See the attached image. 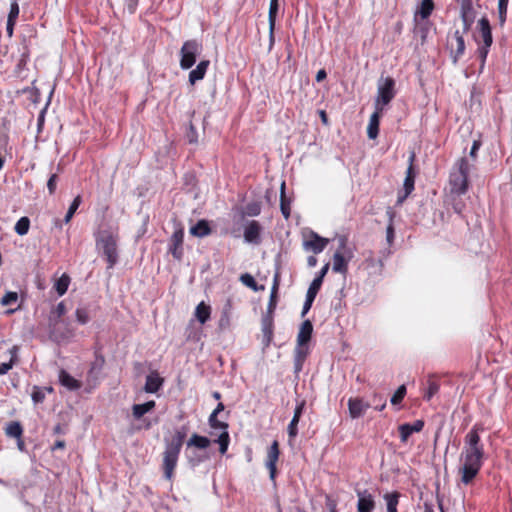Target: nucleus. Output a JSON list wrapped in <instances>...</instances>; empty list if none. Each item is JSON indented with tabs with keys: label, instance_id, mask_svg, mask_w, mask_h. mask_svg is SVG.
<instances>
[{
	"label": "nucleus",
	"instance_id": "nucleus-1",
	"mask_svg": "<svg viewBox=\"0 0 512 512\" xmlns=\"http://www.w3.org/2000/svg\"><path fill=\"white\" fill-rule=\"evenodd\" d=\"M482 428L475 424L464 438V446L460 454L462 466L459 468L461 482L470 484L479 474L485 458L484 445L481 442L479 431Z\"/></svg>",
	"mask_w": 512,
	"mask_h": 512
},
{
	"label": "nucleus",
	"instance_id": "nucleus-2",
	"mask_svg": "<svg viewBox=\"0 0 512 512\" xmlns=\"http://www.w3.org/2000/svg\"><path fill=\"white\" fill-rule=\"evenodd\" d=\"M188 433V427L183 425L175 429L171 438H164L165 450L163 452V472L167 480H171L177 466L178 458Z\"/></svg>",
	"mask_w": 512,
	"mask_h": 512
},
{
	"label": "nucleus",
	"instance_id": "nucleus-3",
	"mask_svg": "<svg viewBox=\"0 0 512 512\" xmlns=\"http://www.w3.org/2000/svg\"><path fill=\"white\" fill-rule=\"evenodd\" d=\"M469 172L470 165L467 158L461 157L458 159L449 175V184L452 193L460 196L467 192Z\"/></svg>",
	"mask_w": 512,
	"mask_h": 512
},
{
	"label": "nucleus",
	"instance_id": "nucleus-4",
	"mask_svg": "<svg viewBox=\"0 0 512 512\" xmlns=\"http://www.w3.org/2000/svg\"><path fill=\"white\" fill-rule=\"evenodd\" d=\"M96 246L102 251L105 257L108 269H112L118 262L117 237L108 232L102 234L96 239Z\"/></svg>",
	"mask_w": 512,
	"mask_h": 512
},
{
	"label": "nucleus",
	"instance_id": "nucleus-5",
	"mask_svg": "<svg viewBox=\"0 0 512 512\" xmlns=\"http://www.w3.org/2000/svg\"><path fill=\"white\" fill-rule=\"evenodd\" d=\"M49 338L57 343L68 342L74 336V330L65 320L48 319Z\"/></svg>",
	"mask_w": 512,
	"mask_h": 512
},
{
	"label": "nucleus",
	"instance_id": "nucleus-6",
	"mask_svg": "<svg viewBox=\"0 0 512 512\" xmlns=\"http://www.w3.org/2000/svg\"><path fill=\"white\" fill-rule=\"evenodd\" d=\"M353 257L352 250L347 246L346 237L338 239V248L333 255L332 270L337 273H346L348 270V262Z\"/></svg>",
	"mask_w": 512,
	"mask_h": 512
},
{
	"label": "nucleus",
	"instance_id": "nucleus-7",
	"mask_svg": "<svg viewBox=\"0 0 512 512\" xmlns=\"http://www.w3.org/2000/svg\"><path fill=\"white\" fill-rule=\"evenodd\" d=\"M202 51V44L195 39L187 40L183 43L180 50V67L188 70L196 63L197 56Z\"/></svg>",
	"mask_w": 512,
	"mask_h": 512
},
{
	"label": "nucleus",
	"instance_id": "nucleus-8",
	"mask_svg": "<svg viewBox=\"0 0 512 512\" xmlns=\"http://www.w3.org/2000/svg\"><path fill=\"white\" fill-rule=\"evenodd\" d=\"M396 95L395 80L391 77L380 79L378 83V95L376 98V105H388Z\"/></svg>",
	"mask_w": 512,
	"mask_h": 512
},
{
	"label": "nucleus",
	"instance_id": "nucleus-9",
	"mask_svg": "<svg viewBox=\"0 0 512 512\" xmlns=\"http://www.w3.org/2000/svg\"><path fill=\"white\" fill-rule=\"evenodd\" d=\"M280 455L279 443L277 440H274L270 447L267 449L265 467L269 471V478L272 481H275L277 474V462Z\"/></svg>",
	"mask_w": 512,
	"mask_h": 512
},
{
	"label": "nucleus",
	"instance_id": "nucleus-10",
	"mask_svg": "<svg viewBox=\"0 0 512 512\" xmlns=\"http://www.w3.org/2000/svg\"><path fill=\"white\" fill-rule=\"evenodd\" d=\"M329 240L317 234L314 231H310L308 238L303 241V249L307 252H313L319 254L326 248Z\"/></svg>",
	"mask_w": 512,
	"mask_h": 512
},
{
	"label": "nucleus",
	"instance_id": "nucleus-11",
	"mask_svg": "<svg viewBox=\"0 0 512 512\" xmlns=\"http://www.w3.org/2000/svg\"><path fill=\"white\" fill-rule=\"evenodd\" d=\"M183 241H184V228L179 226L171 235L169 239V252L176 260H181L183 257Z\"/></svg>",
	"mask_w": 512,
	"mask_h": 512
},
{
	"label": "nucleus",
	"instance_id": "nucleus-12",
	"mask_svg": "<svg viewBox=\"0 0 512 512\" xmlns=\"http://www.w3.org/2000/svg\"><path fill=\"white\" fill-rule=\"evenodd\" d=\"M460 16L463 23V33H467L471 29L476 17L472 0L461 1Z\"/></svg>",
	"mask_w": 512,
	"mask_h": 512
},
{
	"label": "nucleus",
	"instance_id": "nucleus-13",
	"mask_svg": "<svg viewBox=\"0 0 512 512\" xmlns=\"http://www.w3.org/2000/svg\"><path fill=\"white\" fill-rule=\"evenodd\" d=\"M347 405H348L349 416L352 419H358V418L362 417L371 406L369 402H366L361 397L349 398Z\"/></svg>",
	"mask_w": 512,
	"mask_h": 512
},
{
	"label": "nucleus",
	"instance_id": "nucleus-14",
	"mask_svg": "<svg viewBox=\"0 0 512 512\" xmlns=\"http://www.w3.org/2000/svg\"><path fill=\"white\" fill-rule=\"evenodd\" d=\"M262 226L256 220L247 223L244 229V241L249 244L258 245L261 243Z\"/></svg>",
	"mask_w": 512,
	"mask_h": 512
},
{
	"label": "nucleus",
	"instance_id": "nucleus-15",
	"mask_svg": "<svg viewBox=\"0 0 512 512\" xmlns=\"http://www.w3.org/2000/svg\"><path fill=\"white\" fill-rule=\"evenodd\" d=\"M414 160H415V154L412 153L409 156V166L407 168L406 176H405L404 183H403V189H404L405 194L403 197H399L398 202H402L414 190L415 177H416V173L414 171V166H413Z\"/></svg>",
	"mask_w": 512,
	"mask_h": 512
},
{
	"label": "nucleus",
	"instance_id": "nucleus-16",
	"mask_svg": "<svg viewBox=\"0 0 512 512\" xmlns=\"http://www.w3.org/2000/svg\"><path fill=\"white\" fill-rule=\"evenodd\" d=\"M356 494L358 497L357 511L372 512L375 508V500L373 495L367 489H357Z\"/></svg>",
	"mask_w": 512,
	"mask_h": 512
},
{
	"label": "nucleus",
	"instance_id": "nucleus-17",
	"mask_svg": "<svg viewBox=\"0 0 512 512\" xmlns=\"http://www.w3.org/2000/svg\"><path fill=\"white\" fill-rule=\"evenodd\" d=\"M454 40L455 44L452 42L450 44V55L452 58L453 64H457L459 59L463 56L466 46H465V40L463 38V35L460 33L459 30H456L454 32Z\"/></svg>",
	"mask_w": 512,
	"mask_h": 512
},
{
	"label": "nucleus",
	"instance_id": "nucleus-18",
	"mask_svg": "<svg viewBox=\"0 0 512 512\" xmlns=\"http://www.w3.org/2000/svg\"><path fill=\"white\" fill-rule=\"evenodd\" d=\"M423 427H424V421L421 419H418V420L414 421L413 423L401 424L398 427L401 442L406 443L408 441L409 437L413 433L421 432Z\"/></svg>",
	"mask_w": 512,
	"mask_h": 512
},
{
	"label": "nucleus",
	"instance_id": "nucleus-19",
	"mask_svg": "<svg viewBox=\"0 0 512 512\" xmlns=\"http://www.w3.org/2000/svg\"><path fill=\"white\" fill-rule=\"evenodd\" d=\"M309 354V347L308 344H298L296 345L294 349V373L298 374L302 371L304 362Z\"/></svg>",
	"mask_w": 512,
	"mask_h": 512
},
{
	"label": "nucleus",
	"instance_id": "nucleus-20",
	"mask_svg": "<svg viewBox=\"0 0 512 512\" xmlns=\"http://www.w3.org/2000/svg\"><path fill=\"white\" fill-rule=\"evenodd\" d=\"M261 326H262L261 330H262V334H263L262 342L265 347H268L273 338V330H274L273 316L272 315H264L262 317Z\"/></svg>",
	"mask_w": 512,
	"mask_h": 512
},
{
	"label": "nucleus",
	"instance_id": "nucleus-21",
	"mask_svg": "<svg viewBox=\"0 0 512 512\" xmlns=\"http://www.w3.org/2000/svg\"><path fill=\"white\" fill-rule=\"evenodd\" d=\"M478 28H479V34L483 41V45H486V47H491V45L493 43V37H492L491 25H490L488 18L482 17L478 21Z\"/></svg>",
	"mask_w": 512,
	"mask_h": 512
},
{
	"label": "nucleus",
	"instance_id": "nucleus-22",
	"mask_svg": "<svg viewBox=\"0 0 512 512\" xmlns=\"http://www.w3.org/2000/svg\"><path fill=\"white\" fill-rule=\"evenodd\" d=\"M163 383H164V379L162 377H160L156 371L151 372L146 377L144 390L147 393H152V394L157 393L160 390V388L163 386Z\"/></svg>",
	"mask_w": 512,
	"mask_h": 512
},
{
	"label": "nucleus",
	"instance_id": "nucleus-23",
	"mask_svg": "<svg viewBox=\"0 0 512 512\" xmlns=\"http://www.w3.org/2000/svg\"><path fill=\"white\" fill-rule=\"evenodd\" d=\"M190 234L197 238H204L212 233L210 223L206 219H201L197 223L190 227Z\"/></svg>",
	"mask_w": 512,
	"mask_h": 512
},
{
	"label": "nucleus",
	"instance_id": "nucleus-24",
	"mask_svg": "<svg viewBox=\"0 0 512 512\" xmlns=\"http://www.w3.org/2000/svg\"><path fill=\"white\" fill-rule=\"evenodd\" d=\"M210 65V61L209 60H202L200 61L197 66L192 69L189 73V83L191 85H194L196 82L202 80L205 75H206V72L208 70V67Z\"/></svg>",
	"mask_w": 512,
	"mask_h": 512
},
{
	"label": "nucleus",
	"instance_id": "nucleus-25",
	"mask_svg": "<svg viewBox=\"0 0 512 512\" xmlns=\"http://www.w3.org/2000/svg\"><path fill=\"white\" fill-rule=\"evenodd\" d=\"M381 111L382 108H377L370 116L367 127V135L369 139H376L379 134Z\"/></svg>",
	"mask_w": 512,
	"mask_h": 512
},
{
	"label": "nucleus",
	"instance_id": "nucleus-26",
	"mask_svg": "<svg viewBox=\"0 0 512 512\" xmlns=\"http://www.w3.org/2000/svg\"><path fill=\"white\" fill-rule=\"evenodd\" d=\"M156 406L154 400H149L142 404H134L132 406V416L135 420H141L146 413L151 412Z\"/></svg>",
	"mask_w": 512,
	"mask_h": 512
},
{
	"label": "nucleus",
	"instance_id": "nucleus-27",
	"mask_svg": "<svg viewBox=\"0 0 512 512\" xmlns=\"http://www.w3.org/2000/svg\"><path fill=\"white\" fill-rule=\"evenodd\" d=\"M313 333V325L310 320H305L301 326L300 330L297 335V343L302 344H308L311 340V336Z\"/></svg>",
	"mask_w": 512,
	"mask_h": 512
},
{
	"label": "nucleus",
	"instance_id": "nucleus-28",
	"mask_svg": "<svg viewBox=\"0 0 512 512\" xmlns=\"http://www.w3.org/2000/svg\"><path fill=\"white\" fill-rule=\"evenodd\" d=\"M59 382L70 391L78 390L81 387V383L63 369L59 372Z\"/></svg>",
	"mask_w": 512,
	"mask_h": 512
},
{
	"label": "nucleus",
	"instance_id": "nucleus-29",
	"mask_svg": "<svg viewBox=\"0 0 512 512\" xmlns=\"http://www.w3.org/2000/svg\"><path fill=\"white\" fill-rule=\"evenodd\" d=\"M92 314H93V307L91 305L79 306L75 311L76 321L80 325H85L91 320Z\"/></svg>",
	"mask_w": 512,
	"mask_h": 512
},
{
	"label": "nucleus",
	"instance_id": "nucleus-30",
	"mask_svg": "<svg viewBox=\"0 0 512 512\" xmlns=\"http://www.w3.org/2000/svg\"><path fill=\"white\" fill-rule=\"evenodd\" d=\"M434 7L433 0H422L415 12V20L417 17H420L422 20L428 19L434 10Z\"/></svg>",
	"mask_w": 512,
	"mask_h": 512
},
{
	"label": "nucleus",
	"instance_id": "nucleus-31",
	"mask_svg": "<svg viewBox=\"0 0 512 512\" xmlns=\"http://www.w3.org/2000/svg\"><path fill=\"white\" fill-rule=\"evenodd\" d=\"M401 494L398 491L388 492L383 495L386 502L387 512H398L397 506L399 504Z\"/></svg>",
	"mask_w": 512,
	"mask_h": 512
},
{
	"label": "nucleus",
	"instance_id": "nucleus-32",
	"mask_svg": "<svg viewBox=\"0 0 512 512\" xmlns=\"http://www.w3.org/2000/svg\"><path fill=\"white\" fill-rule=\"evenodd\" d=\"M278 277H279L278 274H276L274 276V283H273V286H272V289H271L270 299H269V303H268V306H267V313L265 315H272L273 316L274 310L276 309V305H277V291H278V286H279Z\"/></svg>",
	"mask_w": 512,
	"mask_h": 512
},
{
	"label": "nucleus",
	"instance_id": "nucleus-33",
	"mask_svg": "<svg viewBox=\"0 0 512 512\" xmlns=\"http://www.w3.org/2000/svg\"><path fill=\"white\" fill-rule=\"evenodd\" d=\"M211 441L206 436H201L194 433L187 441V447H196L199 449H206L210 446Z\"/></svg>",
	"mask_w": 512,
	"mask_h": 512
},
{
	"label": "nucleus",
	"instance_id": "nucleus-34",
	"mask_svg": "<svg viewBox=\"0 0 512 512\" xmlns=\"http://www.w3.org/2000/svg\"><path fill=\"white\" fill-rule=\"evenodd\" d=\"M210 314V306L206 305L204 302H201L197 305L195 309V316L201 324H205L209 320Z\"/></svg>",
	"mask_w": 512,
	"mask_h": 512
},
{
	"label": "nucleus",
	"instance_id": "nucleus-35",
	"mask_svg": "<svg viewBox=\"0 0 512 512\" xmlns=\"http://www.w3.org/2000/svg\"><path fill=\"white\" fill-rule=\"evenodd\" d=\"M280 210L285 219L290 216V200L285 194V182H282L280 189Z\"/></svg>",
	"mask_w": 512,
	"mask_h": 512
},
{
	"label": "nucleus",
	"instance_id": "nucleus-36",
	"mask_svg": "<svg viewBox=\"0 0 512 512\" xmlns=\"http://www.w3.org/2000/svg\"><path fill=\"white\" fill-rule=\"evenodd\" d=\"M279 11V4L270 3L269 12H268V22H269V35L270 40H273L276 17Z\"/></svg>",
	"mask_w": 512,
	"mask_h": 512
},
{
	"label": "nucleus",
	"instance_id": "nucleus-37",
	"mask_svg": "<svg viewBox=\"0 0 512 512\" xmlns=\"http://www.w3.org/2000/svg\"><path fill=\"white\" fill-rule=\"evenodd\" d=\"M6 434L9 437L20 439L23 433V428L18 421L10 422L6 427Z\"/></svg>",
	"mask_w": 512,
	"mask_h": 512
},
{
	"label": "nucleus",
	"instance_id": "nucleus-38",
	"mask_svg": "<svg viewBox=\"0 0 512 512\" xmlns=\"http://www.w3.org/2000/svg\"><path fill=\"white\" fill-rule=\"evenodd\" d=\"M45 391L52 392L51 387L41 388L39 386H33L31 398L34 404H40L45 399Z\"/></svg>",
	"mask_w": 512,
	"mask_h": 512
},
{
	"label": "nucleus",
	"instance_id": "nucleus-39",
	"mask_svg": "<svg viewBox=\"0 0 512 512\" xmlns=\"http://www.w3.org/2000/svg\"><path fill=\"white\" fill-rule=\"evenodd\" d=\"M69 284L70 278L66 274H63L59 279L56 280L54 288L59 296H62L67 292Z\"/></svg>",
	"mask_w": 512,
	"mask_h": 512
},
{
	"label": "nucleus",
	"instance_id": "nucleus-40",
	"mask_svg": "<svg viewBox=\"0 0 512 512\" xmlns=\"http://www.w3.org/2000/svg\"><path fill=\"white\" fill-rule=\"evenodd\" d=\"M240 281L247 287H249L250 289H252L253 291H260V290H264L265 287L264 285H258L257 282L255 281L254 277L249 274V273H244L240 276Z\"/></svg>",
	"mask_w": 512,
	"mask_h": 512
},
{
	"label": "nucleus",
	"instance_id": "nucleus-41",
	"mask_svg": "<svg viewBox=\"0 0 512 512\" xmlns=\"http://www.w3.org/2000/svg\"><path fill=\"white\" fill-rule=\"evenodd\" d=\"M29 228H30V219L26 216H23L16 222L14 230L18 235L24 236L28 233Z\"/></svg>",
	"mask_w": 512,
	"mask_h": 512
},
{
	"label": "nucleus",
	"instance_id": "nucleus-42",
	"mask_svg": "<svg viewBox=\"0 0 512 512\" xmlns=\"http://www.w3.org/2000/svg\"><path fill=\"white\" fill-rule=\"evenodd\" d=\"M216 443L219 444V451L221 454H225L228 450V446L230 443V436L228 431H223L219 433L218 438L215 440Z\"/></svg>",
	"mask_w": 512,
	"mask_h": 512
},
{
	"label": "nucleus",
	"instance_id": "nucleus-43",
	"mask_svg": "<svg viewBox=\"0 0 512 512\" xmlns=\"http://www.w3.org/2000/svg\"><path fill=\"white\" fill-rule=\"evenodd\" d=\"M218 415L210 414L208 419V424L213 430H219L220 433L223 431H228V424L226 422L219 421L217 419Z\"/></svg>",
	"mask_w": 512,
	"mask_h": 512
},
{
	"label": "nucleus",
	"instance_id": "nucleus-44",
	"mask_svg": "<svg viewBox=\"0 0 512 512\" xmlns=\"http://www.w3.org/2000/svg\"><path fill=\"white\" fill-rule=\"evenodd\" d=\"M81 201H82V199H81V196H79V195H78V196H76V197L73 199V201H72V203L70 204L69 209H68V211H67V213H66V215H65V217H64V223H65V224H68V223L71 221V219H72V217L74 216L75 212H76V211H77V209L79 208V206H80V204H81Z\"/></svg>",
	"mask_w": 512,
	"mask_h": 512
},
{
	"label": "nucleus",
	"instance_id": "nucleus-45",
	"mask_svg": "<svg viewBox=\"0 0 512 512\" xmlns=\"http://www.w3.org/2000/svg\"><path fill=\"white\" fill-rule=\"evenodd\" d=\"M509 0H498V19L502 27L506 22Z\"/></svg>",
	"mask_w": 512,
	"mask_h": 512
},
{
	"label": "nucleus",
	"instance_id": "nucleus-46",
	"mask_svg": "<svg viewBox=\"0 0 512 512\" xmlns=\"http://www.w3.org/2000/svg\"><path fill=\"white\" fill-rule=\"evenodd\" d=\"M387 215L389 217V224L386 229V240H387L388 244H392L393 240H394V236H395V230H394V225H393L394 213L391 210V208H389L387 210Z\"/></svg>",
	"mask_w": 512,
	"mask_h": 512
},
{
	"label": "nucleus",
	"instance_id": "nucleus-47",
	"mask_svg": "<svg viewBox=\"0 0 512 512\" xmlns=\"http://www.w3.org/2000/svg\"><path fill=\"white\" fill-rule=\"evenodd\" d=\"M261 213V204L257 201L248 203L244 208V214L250 217L258 216Z\"/></svg>",
	"mask_w": 512,
	"mask_h": 512
},
{
	"label": "nucleus",
	"instance_id": "nucleus-48",
	"mask_svg": "<svg viewBox=\"0 0 512 512\" xmlns=\"http://www.w3.org/2000/svg\"><path fill=\"white\" fill-rule=\"evenodd\" d=\"M439 388H440V386H439V384L436 381H434L432 379H429L428 380V387H427V390H426V392L424 394V399L426 401H430L432 399V397L435 394L438 393Z\"/></svg>",
	"mask_w": 512,
	"mask_h": 512
},
{
	"label": "nucleus",
	"instance_id": "nucleus-49",
	"mask_svg": "<svg viewBox=\"0 0 512 512\" xmlns=\"http://www.w3.org/2000/svg\"><path fill=\"white\" fill-rule=\"evenodd\" d=\"M66 312H67V310H66L65 303L63 301H61L50 312L48 319L54 318L55 320L56 319L62 320L61 318L66 314Z\"/></svg>",
	"mask_w": 512,
	"mask_h": 512
},
{
	"label": "nucleus",
	"instance_id": "nucleus-50",
	"mask_svg": "<svg viewBox=\"0 0 512 512\" xmlns=\"http://www.w3.org/2000/svg\"><path fill=\"white\" fill-rule=\"evenodd\" d=\"M406 386L405 385H401L398 387V389L394 392V394L392 395L391 399H390V402L392 405H398L402 402V400L404 399L405 395H406Z\"/></svg>",
	"mask_w": 512,
	"mask_h": 512
},
{
	"label": "nucleus",
	"instance_id": "nucleus-51",
	"mask_svg": "<svg viewBox=\"0 0 512 512\" xmlns=\"http://www.w3.org/2000/svg\"><path fill=\"white\" fill-rule=\"evenodd\" d=\"M185 137L189 144H197L198 143V132L192 122H190L188 125V128L185 133Z\"/></svg>",
	"mask_w": 512,
	"mask_h": 512
},
{
	"label": "nucleus",
	"instance_id": "nucleus-52",
	"mask_svg": "<svg viewBox=\"0 0 512 512\" xmlns=\"http://www.w3.org/2000/svg\"><path fill=\"white\" fill-rule=\"evenodd\" d=\"M21 94H27L29 95V98L34 102L37 103L40 98V92L39 89L35 86L32 87H25L22 90L19 91Z\"/></svg>",
	"mask_w": 512,
	"mask_h": 512
},
{
	"label": "nucleus",
	"instance_id": "nucleus-53",
	"mask_svg": "<svg viewBox=\"0 0 512 512\" xmlns=\"http://www.w3.org/2000/svg\"><path fill=\"white\" fill-rule=\"evenodd\" d=\"M489 49H490V47H486V45H481L477 49V54H478V57L480 58V62H481L480 63V72H482L484 69L486 58L489 53Z\"/></svg>",
	"mask_w": 512,
	"mask_h": 512
},
{
	"label": "nucleus",
	"instance_id": "nucleus-54",
	"mask_svg": "<svg viewBox=\"0 0 512 512\" xmlns=\"http://www.w3.org/2000/svg\"><path fill=\"white\" fill-rule=\"evenodd\" d=\"M18 299V294L16 292L9 291L7 292L1 299V304L3 306L11 305L15 303Z\"/></svg>",
	"mask_w": 512,
	"mask_h": 512
},
{
	"label": "nucleus",
	"instance_id": "nucleus-55",
	"mask_svg": "<svg viewBox=\"0 0 512 512\" xmlns=\"http://www.w3.org/2000/svg\"><path fill=\"white\" fill-rule=\"evenodd\" d=\"M298 423L299 419L296 418H292V420L290 421L287 427L289 438L293 439L298 435Z\"/></svg>",
	"mask_w": 512,
	"mask_h": 512
},
{
	"label": "nucleus",
	"instance_id": "nucleus-56",
	"mask_svg": "<svg viewBox=\"0 0 512 512\" xmlns=\"http://www.w3.org/2000/svg\"><path fill=\"white\" fill-rule=\"evenodd\" d=\"M19 11H20L19 5H18L17 1H13L10 5V11H9L7 20L16 22L17 18L19 16Z\"/></svg>",
	"mask_w": 512,
	"mask_h": 512
},
{
	"label": "nucleus",
	"instance_id": "nucleus-57",
	"mask_svg": "<svg viewBox=\"0 0 512 512\" xmlns=\"http://www.w3.org/2000/svg\"><path fill=\"white\" fill-rule=\"evenodd\" d=\"M57 174H52L47 181V189L50 195H53L57 187Z\"/></svg>",
	"mask_w": 512,
	"mask_h": 512
},
{
	"label": "nucleus",
	"instance_id": "nucleus-58",
	"mask_svg": "<svg viewBox=\"0 0 512 512\" xmlns=\"http://www.w3.org/2000/svg\"><path fill=\"white\" fill-rule=\"evenodd\" d=\"M428 22L421 23L416 27V33L420 34L422 42L426 40L427 33H428Z\"/></svg>",
	"mask_w": 512,
	"mask_h": 512
},
{
	"label": "nucleus",
	"instance_id": "nucleus-59",
	"mask_svg": "<svg viewBox=\"0 0 512 512\" xmlns=\"http://www.w3.org/2000/svg\"><path fill=\"white\" fill-rule=\"evenodd\" d=\"M139 0H125V9L129 14H134L137 10Z\"/></svg>",
	"mask_w": 512,
	"mask_h": 512
},
{
	"label": "nucleus",
	"instance_id": "nucleus-60",
	"mask_svg": "<svg viewBox=\"0 0 512 512\" xmlns=\"http://www.w3.org/2000/svg\"><path fill=\"white\" fill-rule=\"evenodd\" d=\"M187 458H188V463L190 464V466L192 468L197 467L201 462L204 461V457L197 455V454H195L193 456L187 455Z\"/></svg>",
	"mask_w": 512,
	"mask_h": 512
},
{
	"label": "nucleus",
	"instance_id": "nucleus-61",
	"mask_svg": "<svg viewBox=\"0 0 512 512\" xmlns=\"http://www.w3.org/2000/svg\"><path fill=\"white\" fill-rule=\"evenodd\" d=\"M104 364V357L101 355H97L95 361L92 363L90 373H93L94 370H101Z\"/></svg>",
	"mask_w": 512,
	"mask_h": 512
},
{
	"label": "nucleus",
	"instance_id": "nucleus-62",
	"mask_svg": "<svg viewBox=\"0 0 512 512\" xmlns=\"http://www.w3.org/2000/svg\"><path fill=\"white\" fill-rule=\"evenodd\" d=\"M14 365V358L12 357L9 362H4L0 364V376L8 373L10 369H12Z\"/></svg>",
	"mask_w": 512,
	"mask_h": 512
},
{
	"label": "nucleus",
	"instance_id": "nucleus-63",
	"mask_svg": "<svg viewBox=\"0 0 512 512\" xmlns=\"http://www.w3.org/2000/svg\"><path fill=\"white\" fill-rule=\"evenodd\" d=\"M481 145H482V142H481V140H480V139H477V140H474V141H473V143H472V147H471V149H470V156H471L472 158H474V159H475V158L477 157V152H478V150L480 149Z\"/></svg>",
	"mask_w": 512,
	"mask_h": 512
},
{
	"label": "nucleus",
	"instance_id": "nucleus-64",
	"mask_svg": "<svg viewBox=\"0 0 512 512\" xmlns=\"http://www.w3.org/2000/svg\"><path fill=\"white\" fill-rule=\"evenodd\" d=\"M322 283L323 282L320 280V278L315 277L311 284L309 285L308 289L318 293L322 286Z\"/></svg>",
	"mask_w": 512,
	"mask_h": 512
}]
</instances>
